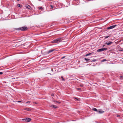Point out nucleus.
Listing matches in <instances>:
<instances>
[{"label": "nucleus", "instance_id": "1", "mask_svg": "<svg viewBox=\"0 0 123 123\" xmlns=\"http://www.w3.org/2000/svg\"><path fill=\"white\" fill-rule=\"evenodd\" d=\"M63 39L61 38H59L56 39L54 40L53 41V43H57L61 42Z\"/></svg>", "mask_w": 123, "mask_h": 123}, {"label": "nucleus", "instance_id": "2", "mask_svg": "<svg viewBox=\"0 0 123 123\" xmlns=\"http://www.w3.org/2000/svg\"><path fill=\"white\" fill-rule=\"evenodd\" d=\"M27 28L26 27H23L18 29V30H20L22 31H25L27 29Z\"/></svg>", "mask_w": 123, "mask_h": 123}, {"label": "nucleus", "instance_id": "3", "mask_svg": "<svg viewBox=\"0 0 123 123\" xmlns=\"http://www.w3.org/2000/svg\"><path fill=\"white\" fill-rule=\"evenodd\" d=\"M107 49L106 48L101 49H98L97 50V52H99L101 51H103L105 50H107Z\"/></svg>", "mask_w": 123, "mask_h": 123}, {"label": "nucleus", "instance_id": "4", "mask_svg": "<svg viewBox=\"0 0 123 123\" xmlns=\"http://www.w3.org/2000/svg\"><path fill=\"white\" fill-rule=\"evenodd\" d=\"M116 26V25H112V26L109 27H108L107 28V29H111L114 28Z\"/></svg>", "mask_w": 123, "mask_h": 123}, {"label": "nucleus", "instance_id": "5", "mask_svg": "<svg viewBox=\"0 0 123 123\" xmlns=\"http://www.w3.org/2000/svg\"><path fill=\"white\" fill-rule=\"evenodd\" d=\"M31 119L30 118H26L25 119L23 120H23H25L27 122H30Z\"/></svg>", "mask_w": 123, "mask_h": 123}, {"label": "nucleus", "instance_id": "6", "mask_svg": "<svg viewBox=\"0 0 123 123\" xmlns=\"http://www.w3.org/2000/svg\"><path fill=\"white\" fill-rule=\"evenodd\" d=\"M101 111H100L99 110H98V113L99 114L102 113H104V111H102V110H101Z\"/></svg>", "mask_w": 123, "mask_h": 123}, {"label": "nucleus", "instance_id": "7", "mask_svg": "<svg viewBox=\"0 0 123 123\" xmlns=\"http://www.w3.org/2000/svg\"><path fill=\"white\" fill-rule=\"evenodd\" d=\"M55 49H51V50H49V51L48 52V54L52 52L53 51L55 50Z\"/></svg>", "mask_w": 123, "mask_h": 123}, {"label": "nucleus", "instance_id": "8", "mask_svg": "<svg viewBox=\"0 0 123 123\" xmlns=\"http://www.w3.org/2000/svg\"><path fill=\"white\" fill-rule=\"evenodd\" d=\"M112 43V42H106L105 43L107 44V45H109L111 44Z\"/></svg>", "mask_w": 123, "mask_h": 123}, {"label": "nucleus", "instance_id": "9", "mask_svg": "<svg viewBox=\"0 0 123 123\" xmlns=\"http://www.w3.org/2000/svg\"><path fill=\"white\" fill-rule=\"evenodd\" d=\"M51 107H53L54 108H56L57 107V106L54 105H51L50 106Z\"/></svg>", "mask_w": 123, "mask_h": 123}, {"label": "nucleus", "instance_id": "10", "mask_svg": "<svg viewBox=\"0 0 123 123\" xmlns=\"http://www.w3.org/2000/svg\"><path fill=\"white\" fill-rule=\"evenodd\" d=\"M92 110L94 111H95L97 112H98V110L96 108H93Z\"/></svg>", "mask_w": 123, "mask_h": 123}, {"label": "nucleus", "instance_id": "11", "mask_svg": "<svg viewBox=\"0 0 123 123\" xmlns=\"http://www.w3.org/2000/svg\"><path fill=\"white\" fill-rule=\"evenodd\" d=\"M25 7H26L28 9H30V6L28 5H26Z\"/></svg>", "mask_w": 123, "mask_h": 123}, {"label": "nucleus", "instance_id": "12", "mask_svg": "<svg viewBox=\"0 0 123 123\" xmlns=\"http://www.w3.org/2000/svg\"><path fill=\"white\" fill-rule=\"evenodd\" d=\"M61 79L62 80L64 81V79L63 77L62 76H61Z\"/></svg>", "mask_w": 123, "mask_h": 123}, {"label": "nucleus", "instance_id": "13", "mask_svg": "<svg viewBox=\"0 0 123 123\" xmlns=\"http://www.w3.org/2000/svg\"><path fill=\"white\" fill-rule=\"evenodd\" d=\"M76 89L79 90L80 91L81 90V89L79 88H76Z\"/></svg>", "mask_w": 123, "mask_h": 123}, {"label": "nucleus", "instance_id": "14", "mask_svg": "<svg viewBox=\"0 0 123 123\" xmlns=\"http://www.w3.org/2000/svg\"><path fill=\"white\" fill-rule=\"evenodd\" d=\"M26 110L28 111H30V109L29 108H26Z\"/></svg>", "mask_w": 123, "mask_h": 123}, {"label": "nucleus", "instance_id": "15", "mask_svg": "<svg viewBox=\"0 0 123 123\" xmlns=\"http://www.w3.org/2000/svg\"><path fill=\"white\" fill-rule=\"evenodd\" d=\"M17 6L18 7H21V5L20 4H18L17 5Z\"/></svg>", "mask_w": 123, "mask_h": 123}, {"label": "nucleus", "instance_id": "16", "mask_svg": "<svg viewBox=\"0 0 123 123\" xmlns=\"http://www.w3.org/2000/svg\"><path fill=\"white\" fill-rule=\"evenodd\" d=\"M91 53H89V54H88L86 55V56H88L89 55H91Z\"/></svg>", "mask_w": 123, "mask_h": 123}, {"label": "nucleus", "instance_id": "17", "mask_svg": "<svg viewBox=\"0 0 123 123\" xmlns=\"http://www.w3.org/2000/svg\"><path fill=\"white\" fill-rule=\"evenodd\" d=\"M85 59L86 60V61H88L89 60H90L88 59L85 58Z\"/></svg>", "mask_w": 123, "mask_h": 123}, {"label": "nucleus", "instance_id": "18", "mask_svg": "<svg viewBox=\"0 0 123 123\" xmlns=\"http://www.w3.org/2000/svg\"><path fill=\"white\" fill-rule=\"evenodd\" d=\"M106 61V60L105 59H104L102 60V62H104L105 61Z\"/></svg>", "mask_w": 123, "mask_h": 123}, {"label": "nucleus", "instance_id": "19", "mask_svg": "<svg viewBox=\"0 0 123 123\" xmlns=\"http://www.w3.org/2000/svg\"><path fill=\"white\" fill-rule=\"evenodd\" d=\"M30 101H28L26 102V103L27 104L29 103H30Z\"/></svg>", "mask_w": 123, "mask_h": 123}, {"label": "nucleus", "instance_id": "20", "mask_svg": "<svg viewBox=\"0 0 123 123\" xmlns=\"http://www.w3.org/2000/svg\"><path fill=\"white\" fill-rule=\"evenodd\" d=\"M33 103H35V104H38V103H37V102H33Z\"/></svg>", "mask_w": 123, "mask_h": 123}, {"label": "nucleus", "instance_id": "21", "mask_svg": "<svg viewBox=\"0 0 123 123\" xmlns=\"http://www.w3.org/2000/svg\"><path fill=\"white\" fill-rule=\"evenodd\" d=\"M109 37V36H106L105 37V38H107L108 37Z\"/></svg>", "mask_w": 123, "mask_h": 123}, {"label": "nucleus", "instance_id": "22", "mask_svg": "<svg viewBox=\"0 0 123 123\" xmlns=\"http://www.w3.org/2000/svg\"><path fill=\"white\" fill-rule=\"evenodd\" d=\"M39 8H40V9H42V10H43V9L42 8V7H39Z\"/></svg>", "mask_w": 123, "mask_h": 123}, {"label": "nucleus", "instance_id": "23", "mask_svg": "<svg viewBox=\"0 0 123 123\" xmlns=\"http://www.w3.org/2000/svg\"><path fill=\"white\" fill-rule=\"evenodd\" d=\"M56 102H57V103H60V102H59V101H56Z\"/></svg>", "mask_w": 123, "mask_h": 123}, {"label": "nucleus", "instance_id": "24", "mask_svg": "<svg viewBox=\"0 0 123 123\" xmlns=\"http://www.w3.org/2000/svg\"><path fill=\"white\" fill-rule=\"evenodd\" d=\"M65 56H63V57H62L61 58V59H63L64 58H65Z\"/></svg>", "mask_w": 123, "mask_h": 123}, {"label": "nucleus", "instance_id": "25", "mask_svg": "<svg viewBox=\"0 0 123 123\" xmlns=\"http://www.w3.org/2000/svg\"><path fill=\"white\" fill-rule=\"evenodd\" d=\"M3 73L2 72H0V74H2Z\"/></svg>", "mask_w": 123, "mask_h": 123}, {"label": "nucleus", "instance_id": "26", "mask_svg": "<svg viewBox=\"0 0 123 123\" xmlns=\"http://www.w3.org/2000/svg\"><path fill=\"white\" fill-rule=\"evenodd\" d=\"M17 102L18 103L21 102V101H17Z\"/></svg>", "mask_w": 123, "mask_h": 123}, {"label": "nucleus", "instance_id": "27", "mask_svg": "<svg viewBox=\"0 0 123 123\" xmlns=\"http://www.w3.org/2000/svg\"><path fill=\"white\" fill-rule=\"evenodd\" d=\"M51 7L52 8H53V6L52 5H51Z\"/></svg>", "mask_w": 123, "mask_h": 123}, {"label": "nucleus", "instance_id": "28", "mask_svg": "<svg viewBox=\"0 0 123 123\" xmlns=\"http://www.w3.org/2000/svg\"><path fill=\"white\" fill-rule=\"evenodd\" d=\"M51 96H54V94H52L51 95Z\"/></svg>", "mask_w": 123, "mask_h": 123}, {"label": "nucleus", "instance_id": "29", "mask_svg": "<svg viewBox=\"0 0 123 123\" xmlns=\"http://www.w3.org/2000/svg\"><path fill=\"white\" fill-rule=\"evenodd\" d=\"M120 77L121 78H122L123 77L122 76H120Z\"/></svg>", "mask_w": 123, "mask_h": 123}, {"label": "nucleus", "instance_id": "30", "mask_svg": "<svg viewBox=\"0 0 123 123\" xmlns=\"http://www.w3.org/2000/svg\"><path fill=\"white\" fill-rule=\"evenodd\" d=\"M80 86L81 87H83V85H80Z\"/></svg>", "mask_w": 123, "mask_h": 123}, {"label": "nucleus", "instance_id": "31", "mask_svg": "<svg viewBox=\"0 0 123 123\" xmlns=\"http://www.w3.org/2000/svg\"><path fill=\"white\" fill-rule=\"evenodd\" d=\"M74 98L76 99H77V100H78V99L77 98Z\"/></svg>", "mask_w": 123, "mask_h": 123}, {"label": "nucleus", "instance_id": "32", "mask_svg": "<svg viewBox=\"0 0 123 123\" xmlns=\"http://www.w3.org/2000/svg\"><path fill=\"white\" fill-rule=\"evenodd\" d=\"M119 115H118L117 116V117H119Z\"/></svg>", "mask_w": 123, "mask_h": 123}, {"label": "nucleus", "instance_id": "33", "mask_svg": "<svg viewBox=\"0 0 123 123\" xmlns=\"http://www.w3.org/2000/svg\"><path fill=\"white\" fill-rule=\"evenodd\" d=\"M86 83H86V84H88V82H86Z\"/></svg>", "mask_w": 123, "mask_h": 123}, {"label": "nucleus", "instance_id": "34", "mask_svg": "<svg viewBox=\"0 0 123 123\" xmlns=\"http://www.w3.org/2000/svg\"><path fill=\"white\" fill-rule=\"evenodd\" d=\"M16 79L18 78H17V77H16Z\"/></svg>", "mask_w": 123, "mask_h": 123}, {"label": "nucleus", "instance_id": "35", "mask_svg": "<svg viewBox=\"0 0 123 123\" xmlns=\"http://www.w3.org/2000/svg\"><path fill=\"white\" fill-rule=\"evenodd\" d=\"M104 46H105V45H103V47H104Z\"/></svg>", "mask_w": 123, "mask_h": 123}]
</instances>
